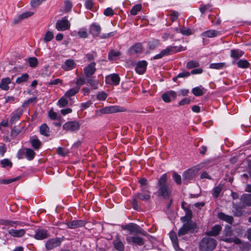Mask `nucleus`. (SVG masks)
Wrapping results in <instances>:
<instances>
[{
  "mask_svg": "<svg viewBox=\"0 0 251 251\" xmlns=\"http://www.w3.org/2000/svg\"><path fill=\"white\" fill-rule=\"evenodd\" d=\"M222 190L221 184L218 185L213 189V195L215 198H218Z\"/></svg>",
  "mask_w": 251,
  "mask_h": 251,
  "instance_id": "8fccbe9b",
  "label": "nucleus"
},
{
  "mask_svg": "<svg viewBox=\"0 0 251 251\" xmlns=\"http://www.w3.org/2000/svg\"><path fill=\"white\" fill-rule=\"evenodd\" d=\"M176 97V93L174 91H170L162 95L163 100L166 102H169L172 100H175Z\"/></svg>",
  "mask_w": 251,
  "mask_h": 251,
  "instance_id": "6ab92c4d",
  "label": "nucleus"
},
{
  "mask_svg": "<svg viewBox=\"0 0 251 251\" xmlns=\"http://www.w3.org/2000/svg\"><path fill=\"white\" fill-rule=\"evenodd\" d=\"M92 104V102L90 100H89L85 102H83V103H81V105H80L81 110L83 111V110L88 108Z\"/></svg>",
  "mask_w": 251,
  "mask_h": 251,
  "instance_id": "774afa93",
  "label": "nucleus"
},
{
  "mask_svg": "<svg viewBox=\"0 0 251 251\" xmlns=\"http://www.w3.org/2000/svg\"><path fill=\"white\" fill-rule=\"evenodd\" d=\"M70 27V24L66 17L61 20H58L55 25L56 28L58 31H64L68 29Z\"/></svg>",
  "mask_w": 251,
  "mask_h": 251,
  "instance_id": "9d476101",
  "label": "nucleus"
},
{
  "mask_svg": "<svg viewBox=\"0 0 251 251\" xmlns=\"http://www.w3.org/2000/svg\"><path fill=\"white\" fill-rule=\"evenodd\" d=\"M218 217L220 219L225 221L230 224H232L234 221L232 216L226 215L223 212L219 213Z\"/></svg>",
  "mask_w": 251,
  "mask_h": 251,
  "instance_id": "c756f323",
  "label": "nucleus"
},
{
  "mask_svg": "<svg viewBox=\"0 0 251 251\" xmlns=\"http://www.w3.org/2000/svg\"><path fill=\"white\" fill-rule=\"evenodd\" d=\"M158 44L159 41L158 40H154L149 42L148 47L150 49H154L158 46Z\"/></svg>",
  "mask_w": 251,
  "mask_h": 251,
  "instance_id": "e2e57ef3",
  "label": "nucleus"
},
{
  "mask_svg": "<svg viewBox=\"0 0 251 251\" xmlns=\"http://www.w3.org/2000/svg\"><path fill=\"white\" fill-rule=\"evenodd\" d=\"M0 224L1 225L5 226H10L11 227H14L15 228L19 225L21 226L22 223L18 221H11L8 220H3L1 221Z\"/></svg>",
  "mask_w": 251,
  "mask_h": 251,
  "instance_id": "393cba45",
  "label": "nucleus"
},
{
  "mask_svg": "<svg viewBox=\"0 0 251 251\" xmlns=\"http://www.w3.org/2000/svg\"><path fill=\"white\" fill-rule=\"evenodd\" d=\"M64 4H65V8H64L65 11L67 12L70 11L71 10L72 6H73L72 2L69 0H66L64 1Z\"/></svg>",
  "mask_w": 251,
  "mask_h": 251,
  "instance_id": "680f3d73",
  "label": "nucleus"
},
{
  "mask_svg": "<svg viewBox=\"0 0 251 251\" xmlns=\"http://www.w3.org/2000/svg\"><path fill=\"white\" fill-rule=\"evenodd\" d=\"M28 63L30 67L35 68L38 64V59L35 57H30L28 59Z\"/></svg>",
  "mask_w": 251,
  "mask_h": 251,
  "instance_id": "09e8293b",
  "label": "nucleus"
},
{
  "mask_svg": "<svg viewBox=\"0 0 251 251\" xmlns=\"http://www.w3.org/2000/svg\"><path fill=\"white\" fill-rule=\"evenodd\" d=\"M138 198L142 201H147L150 199L151 195L149 194L141 192L137 194Z\"/></svg>",
  "mask_w": 251,
  "mask_h": 251,
  "instance_id": "a18cd8bd",
  "label": "nucleus"
},
{
  "mask_svg": "<svg viewBox=\"0 0 251 251\" xmlns=\"http://www.w3.org/2000/svg\"><path fill=\"white\" fill-rule=\"evenodd\" d=\"M29 142L31 144L32 146L36 150L39 149L41 145V141L36 136L31 137L29 139Z\"/></svg>",
  "mask_w": 251,
  "mask_h": 251,
  "instance_id": "7c9ffc66",
  "label": "nucleus"
},
{
  "mask_svg": "<svg viewBox=\"0 0 251 251\" xmlns=\"http://www.w3.org/2000/svg\"><path fill=\"white\" fill-rule=\"evenodd\" d=\"M222 230V226L219 225L213 226L210 230L205 232V234L210 236H216L219 235Z\"/></svg>",
  "mask_w": 251,
  "mask_h": 251,
  "instance_id": "412c9836",
  "label": "nucleus"
},
{
  "mask_svg": "<svg viewBox=\"0 0 251 251\" xmlns=\"http://www.w3.org/2000/svg\"><path fill=\"white\" fill-rule=\"evenodd\" d=\"M232 213L235 217H240L243 214L242 207L233 202Z\"/></svg>",
  "mask_w": 251,
  "mask_h": 251,
  "instance_id": "473e14b6",
  "label": "nucleus"
},
{
  "mask_svg": "<svg viewBox=\"0 0 251 251\" xmlns=\"http://www.w3.org/2000/svg\"><path fill=\"white\" fill-rule=\"evenodd\" d=\"M197 229V225L192 221H187L184 223L178 231V236L181 237L186 234L193 233Z\"/></svg>",
  "mask_w": 251,
  "mask_h": 251,
  "instance_id": "39448f33",
  "label": "nucleus"
},
{
  "mask_svg": "<svg viewBox=\"0 0 251 251\" xmlns=\"http://www.w3.org/2000/svg\"><path fill=\"white\" fill-rule=\"evenodd\" d=\"M170 237L171 239L173 246L176 251H180L181 250L178 246L177 238L176 234L174 232L170 233Z\"/></svg>",
  "mask_w": 251,
  "mask_h": 251,
  "instance_id": "bb28decb",
  "label": "nucleus"
},
{
  "mask_svg": "<svg viewBox=\"0 0 251 251\" xmlns=\"http://www.w3.org/2000/svg\"><path fill=\"white\" fill-rule=\"evenodd\" d=\"M199 66V63L194 60L189 61L186 65V68L188 69L196 68Z\"/></svg>",
  "mask_w": 251,
  "mask_h": 251,
  "instance_id": "864d4df0",
  "label": "nucleus"
},
{
  "mask_svg": "<svg viewBox=\"0 0 251 251\" xmlns=\"http://www.w3.org/2000/svg\"><path fill=\"white\" fill-rule=\"evenodd\" d=\"M126 109L123 107L117 105H113L104 107L100 109V111L101 113L105 114L124 112L126 111Z\"/></svg>",
  "mask_w": 251,
  "mask_h": 251,
  "instance_id": "6e6552de",
  "label": "nucleus"
},
{
  "mask_svg": "<svg viewBox=\"0 0 251 251\" xmlns=\"http://www.w3.org/2000/svg\"><path fill=\"white\" fill-rule=\"evenodd\" d=\"M95 66L96 63L92 62L84 68V73L87 77H90L95 74L96 71Z\"/></svg>",
  "mask_w": 251,
  "mask_h": 251,
  "instance_id": "4468645a",
  "label": "nucleus"
},
{
  "mask_svg": "<svg viewBox=\"0 0 251 251\" xmlns=\"http://www.w3.org/2000/svg\"><path fill=\"white\" fill-rule=\"evenodd\" d=\"M62 241L63 240L59 237L51 238L46 242L45 248L47 250H52L55 248L59 247Z\"/></svg>",
  "mask_w": 251,
  "mask_h": 251,
  "instance_id": "1a4fd4ad",
  "label": "nucleus"
},
{
  "mask_svg": "<svg viewBox=\"0 0 251 251\" xmlns=\"http://www.w3.org/2000/svg\"><path fill=\"white\" fill-rule=\"evenodd\" d=\"M244 52L239 49H233L230 50V57L235 60H237L242 57Z\"/></svg>",
  "mask_w": 251,
  "mask_h": 251,
  "instance_id": "cd10ccee",
  "label": "nucleus"
},
{
  "mask_svg": "<svg viewBox=\"0 0 251 251\" xmlns=\"http://www.w3.org/2000/svg\"><path fill=\"white\" fill-rule=\"evenodd\" d=\"M190 75V73H189V72H187V71H184V72H183L182 73H180L178 74L176 77H174L173 78V80L174 81H176V80L177 78H179V77H186L189 76Z\"/></svg>",
  "mask_w": 251,
  "mask_h": 251,
  "instance_id": "bf43d9fd",
  "label": "nucleus"
},
{
  "mask_svg": "<svg viewBox=\"0 0 251 251\" xmlns=\"http://www.w3.org/2000/svg\"><path fill=\"white\" fill-rule=\"evenodd\" d=\"M186 50V48L182 46H168L166 49L162 50L159 53L154 55L152 57V59H161L164 56L174 54L177 52Z\"/></svg>",
  "mask_w": 251,
  "mask_h": 251,
  "instance_id": "f03ea898",
  "label": "nucleus"
},
{
  "mask_svg": "<svg viewBox=\"0 0 251 251\" xmlns=\"http://www.w3.org/2000/svg\"><path fill=\"white\" fill-rule=\"evenodd\" d=\"M76 64L75 61L72 59H67L62 65V68L64 70L68 71L71 70L75 67Z\"/></svg>",
  "mask_w": 251,
  "mask_h": 251,
  "instance_id": "b1692460",
  "label": "nucleus"
},
{
  "mask_svg": "<svg viewBox=\"0 0 251 251\" xmlns=\"http://www.w3.org/2000/svg\"><path fill=\"white\" fill-rule=\"evenodd\" d=\"M68 103V100L65 98L62 97L58 100L57 104L59 107H62L66 106Z\"/></svg>",
  "mask_w": 251,
  "mask_h": 251,
  "instance_id": "4d7b16f0",
  "label": "nucleus"
},
{
  "mask_svg": "<svg viewBox=\"0 0 251 251\" xmlns=\"http://www.w3.org/2000/svg\"><path fill=\"white\" fill-rule=\"evenodd\" d=\"M115 249L118 251H124L125 245L120 238L119 234H117L113 242Z\"/></svg>",
  "mask_w": 251,
  "mask_h": 251,
  "instance_id": "f3484780",
  "label": "nucleus"
},
{
  "mask_svg": "<svg viewBox=\"0 0 251 251\" xmlns=\"http://www.w3.org/2000/svg\"><path fill=\"white\" fill-rule=\"evenodd\" d=\"M11 83V79L9 77L3 78L0 83V88L2 90L7 91L9 89V84Z\"/></svg>",
  "mask_w": 251,
  "mask_h": 251,
  "instance_id": "c85d7f7f",
  "label": "nucleus"
},
{
  "mask_svg": "<svg viewBox=\"0 0 251 251\" xmlns=\"http://www.w3.org/2000/svg\"><path fill=\"white\" fill-rule=\"evenodd\" d=\"M122 229L128 231L129 234H140L146 236L147 233L139 226L134 223H129L122 226Z\"/></svg>",
  "mask_w": 251,
  "mask_h": 251,
  "instance_id": "423d86ee",
  "label": "nucleus"
},
{
  "mask_svg": "<svg viewBox=\"0 0 251 251\" xmlns=\"http://www.w3.org/2000/svg\"><path fill=\"white\" fill-rule=\"evenodd\" d=\"M221 240L227 243H234L239 245L242 243L241 240L236 236L232 235V230L231 226H226L224 230L223 236L221 237Z\"/></svg>",
  "mask_w": 251,
  "mask_h": 251,
  "instance_id": "20e7f679",
  "label": "nucleus"
},
{
  "mask_svg": "<svg viewBox=\"0 0 251 251\" xmlns=\"http://www.w3.org/2000/svg\"><path fill=\"white\" fill-rule=\"evenodd\" d=\"M167 181V176L166 174H164L159 178L157 183L158 196H162L164 199L169 198L171 193Z\"/></svg>",
  "mask_w": 251,
  "mask_h": 251,
  "instance_id": "f257e3e1",
  "label": "nucleus"
},
{
  "mask_svg": "<svg viewBox=\"0 0 251 251\" xmlns=\"http://www.w3.org/2000/svg\"><path fill=\"white\" fill-rule=\"evenodd\" d=\"M142 9L141 4H137L134 6L130 10V14L132 15H136L138 12L140 11Z\"/></svg>",
  "mask_w": 251,
  "mask_h": 251,
  "instance_id": "603ef678",
  "label": "nucleus"
},
{
  "mask_svg": "<svg viewBox=\"0 0 251 251\" xmlns=\"http://www.w3.org/2000/svg\"><path fill=\"white\" fill-rule=\"evenodd\" d=\"M142 50V45L140 43L135 44L130 48L129 51L131 54L140 52Z\"/></svg>",
  "mask_w": 251,
  "mask_h": 251,
  "instance_id": "4c0bfd02",
  "label": "nucleus"
},
{
  "mask_svg": "<svg viewBox=\"0 0 251 251\" xmlns=\"http://www.w3.org/2000/svg\"><path fill=\"white\" fill-rule=\"evenodd\" d=\"M200 10L202 14H204L206 11H211V5L210 4H207L202 6H200Z\"/></svg>",
  "mask_w": 251,
  "mask_h": 251,
  "instance_id": "5fc2aeb1",
  "label": "nucleus"
},
{
  "mask_svg": "<svg viewBox=\"0 0 251 251\" xmlns=\"http://www.w3.org/2000/svg\"><path fill=\"white\" fill-rule=\"evenodd\" d=\"M217 241L211 237H205L199 244V249L201 251H212L217 246Z\"/></svg>",
  "mask_w": 251,
  "mask_h": 251,
  "instance_id": "7ed1b4c3",
  "label": "nucleus"
},
{
  "mask_svg": "<svg viewBox=\"0 0 251 251\" xmlns=\"http://www.w3.org/2000/svg\"><path fill=\"white\" fill-rule=\"evenodd\" d=\"M0 164L2 168L7 167L11 168L12 166V162L7 158H5L0 161Z\"/></svg>",
  "mask_w": 251,
  "mask_h": 251,
  "instance_id": "79ce46f5",
  "label": "nucleus"
},
{
  "mask_svg": "<svg viewBox=\"0 0 251 251\" xmlns=\"http://www.w3.org/2000/svg\"><path fill=\"white\" fill-rule=\"evenodd\" d=\"M147 66V63L146 61L143 60L139 61L137 64L135 71L139 74H143L146 70Z\"/></svg>",
  "mask_w": 251,
  "mask_h": 251,
  "instance_id": "aec40b11",
  "label": "nucleus"
},
{
  "mask_svg": "<svg viewBox=\"0 0 251 251\" xmlns=\"http://www.w3.org/2000/svg\"><path fill=\"white\" fill-rule=\"evenodd\" d=\"M86 78L84 77H80L77 79L76 81V84L78 87H80L86 82Z\"/></svg>",
  "mask_w": 251,
  "mask_h": 251,
  "instance_id": "338daca9",
  "label": "nucleus"
},
{
  "mask_svg": "<svg viewBox=\"0 0 251 251\" xmlns=\"http://www.w3.org/2000/svg\"><path fill=\"white\" fill-rule=\"evenodd\" d=\"M226 67V64L224 62L211 63L209 65V68L212 69H222Z\"/></svg>",
  "mask_w": 251,
  "mask_h": 251,
  "instance_id": "ea45409f",
  "label": "nucleus"
},
{
  "mask_svg": "<svg viewBox=\"0 0 251 251\" xmlns=\"http://www.w3.org/2000/svg\"><path fill=\"white\" fill-rule=\"evenodd\" d=\"M25 157L28 160H32L35 155V152L31 149L25 148Z\"/></svg>",
  "mask_w": 251,
  "mask_h": 251,
  "instance_id": "72a5a7b5",
  "label": "nucleus"
},
{
  "mask_svg": "<svg viewBox=\"0 0 251 251\" xmlns=\"http://www.w3.org/2000/svg\"><path fill=\"white\" fill-rule=\"evenodd\" d=\"M240 200L243 206H251V194H244L242 195Z\"/></svg>",
  "mask_w": 251,
  "mask_h": 251,
  "instance_id": "4be33fe9",
  "label": "nucleus"
},
{
  "mask_svg": "<svg viewBox=\"0 0 251 251\" xmlns=\"http://www.w3.org/2000/svg\"><path fill=\"white\" fill-rule=\"evenodd\" d=\"M196 174V172L194 169H188L183 174V181L185 184H187L188 181L192 179Z\"/></svg>",
  "mask_w": 251,
  "mask_h": 251,
  "instance_id": "dca6fc26",
  "label": "nucleus"
},
{
  "mask_svg": "<svg viewBox=\"0 0 251 251\" xmlns=\"http://www.w3.org/2000/svg\"><path fill=\"white\" fill-rule=\"evenodd\" d=\"M79 91V87H75V88H73L67 91L65 95L66 97L68 98H70L72 96H74L76 93H77Z\"/></svg>",
  "mask_w": 251,
  "mask_h": 251,
  "instance_id": "58836bf2",
  "label": "nucleus"
},
{
  "mask_svg": "<svg viewBox=\"0 0 251 251\" xmlns=\"http://www.w3.org/2000/svg\"><path fill=\"white\" fill-rule=\"evenodd\" d=\"M77 35L80 38H85L88 36L87 29L85 28H80L77 31Z\"/></svg>",
  "mask_w": 251,
  "mask_h": 251,
  "instance_id": "3c124183",
  "label": "nucleus"
},
{
  "mask_svg": "<svg viewBox=\"0 0 251 251\" xmlns=\"http://www.w3.org/2000/svg\"><path fill=\"white\" fill-rule=\"evenodd\" d=\"M49 117L52 120L60 119V116L58 117L57 113L54 112L52 109H51L49 112Z\"/></svg>",
  "mask_w": 251,
  "mask_h": 251,
  "instance_id": "13d9d810",
  "label": "nucleus"
},
{
  "mask_svg": "<svg viewBox=\"0 0 251 251\" xmlns=\"http://www.w3.org/2000/svg\"><path fill=\"white\" fill-rule=\"evenodd\" d=\"M86 222L81 220H73L66 223L68 228L75 229L76 228L82 227L85 225Z\"/></svg>",
  "mask_w": 251,
  "mask_h": 251,
  "instance_id": "2eb2a0df",
  "label": "nucleus"
},
{
  "mask_svg": "<svg viewBox=\"0 0 251 251\" xmlns=\"http://www.w3.org/2000/svg\"><path fill=\"white\" fill-rule=\"evenodd\" d=\"M184 210L186 212L185 216L181 217V221L183 223L187 221H191V219L192 216V212L191 210L189 208H185Z\"/></svg>",
  "mask_w": 251,
  "mask_h": 251,
  "instance_id": "f704fd0d",
  "label": "nucleus"
},
{
  "mask_svg": "<svg viewBox=\"0 0 251 251\" xmlns=\"http://www.w3.org/2000/svg\"><path fill=\"white\" fill-rule=\"evenodd\" d=\"M53 33L50 31H48L44 35L43 40L45 42H48L50 41L53 39Z\"/></svg>",
  "mask_w": 251,
  "mask_h": 251,
  "instance_id": "de8ad7c7",
  "label": "nucleus"
},
{
  "mask_svg": "<svg viewBox=\"0 0 251 251\" xmlns=\"http://www.w3.org/2000/svg\"><path fill=\"white\" fill-rule=\"evenodd\" d=\"M100 31L101 27L99 25L93 24L90 26V32L93 36H99Z\"/></svg>",
  "mask_w": 251,
  "mask_h": 251,
  "instance_id": "a878e982",
  "label": "nucleus"
},
{
  "mask_svg": "<svg viewBox=\"0 0 251 251\" xmlns=\"http://www.w3.org/2000/svg\"><path fill=\"white\" fill-rule=\"evenodd\" d=\"M178 13L177 11L171 10L170 11V19L172 21H175L178 17Z\"/></svg>",
  "mask_w": 251,
  "mask_h": 251,
  "instance_id": "052dcab7",
  "label": "nucleus"
},
{
  "mask_svg": "<svg viewBox=\"0 0 251 251\" xmlns=\"http://www.w3.org/2000/svg\"><path fill=\"white\" fill-rule=\"evenodd\" d=\"M219 33V31L215 30H210L203 32L202 33V36L208 38H212L217 36Z\"/></svg>",
  "mask_w": 251,
  "mask_h": 251,
  "instance_id": "c9c22d12",
  "label": "nucleus"
},
{
  "mask_svg": "<svg viewBox=\"0 0 251 251\" xmlns=\"http://www.w3.org/2000/svg\"><path fill=\"white\" fill-rule=\"evenodd\" d=\"M103 14L106 16H111L114 14V12L111 8L108 7L104 10Z\"/></svg>",
  "mask_w": 251,
  "mask_h": 251,
  "instance_id": "69168bd1",
  "label": "nucleus"
},
{
  "mask_svg": "<svg viewBox=\"0 0 251 251\" xmlns=\"http://www.w3.org/2000/svg\"><path fill=\"white\" fill-rule=\"evenodd\" d=\"M86 82L89 83L94 89L97 88L98 81L92 78H88L86 79Z\"/></svg>",
  "mask_w": 251,
  "mask_h": 251,
  "instance_id": "6e6d98bb",
  "label": "nucleus"
},
{
  "mask_svg": "<svg viewBox=\"0 0 251 251\" xmlns=\"http://www.w3.org/2000/svg\"><path fill=\"white\" fill-rule=\"evenodd\" d=\"M236 64L238 67L241 68H247L249 66V62L246 59H240Z\"/></svg>",
  "mask_w": 251,
  "mask_h": 251,
  "instance_id": "c03bdc74",
  "label": "nucleus"
},
{
  "mask_svg": "<svg viewBox=\"0 0 251 251\" xmlns=\"http://www.w3.org/2000/svg\"><path fill=\"white\" fill-rule=\"evenodd\" d=\"M23 113V110L22 108H18L16 110L13 112L11 114V117L10 120V123L13 124L17 121H18L21 115Z\"/></svg>",
  "mask_w": 251,
  "mask_h": 251,
  "instance_id": "a211bd4d",
  "label": "nucleus"
},
{
  "mask_svg": "<svg viewBox=\"0 0 251 251\" xmlns=\"http://www.w3.org/2000/svg\"><path fill=\"white\" fill-rule=\"evenodd\" d=\"M29 78V75L26 74H24L21 76L18 77L16 80V83L20 84L22 82H26Z\"/></svg>",
  "mask_w": 251,
  "mask_h": 251,
  "instance_id": "37998d69",
  "label": "nucleus"
},
{
  "mask_svg": "<svg viewBox=\"0 0 251 251\" xmlns=\"http://www.w3.org/2000/svg\"><path fill=\"white\" fill-rule=\"evenodd\" d=\"M120 54L121 52L120 51L111 50L108 53V59L111 60H115Z\"/></svg>",
  "mask_w": 251,
  "mask_h": 251,
  "instance_id": "49530a36",
  "label": "nucleus"
},
{
  "mask_svg": "<svg viewBox=\"0 0 251 251\" xmlns=\"http://www.w3.org/2000/svg\"><path fill=\"white\" fill-rule=\"evenodd\" d=\"M40 132L42 135L45 136H49L50 135V128L46 124H42L40 127Z\"/></svg>",
  "mask_w": 251,
  "mask_h": 251,
  "instance_id": "e433bc0d",
  "label": "nucleus"
},
{
  "mask_svg": "<svg viewBox=\"0 0 251 251\" xmlns=\"http://www.w3.org/2000/svg\"><path fill=\"white\" fill-rule=\"evenodd\" d=\"M192 93L197 97L203 95L205 93V90L201 86L195 87L192 90Z\"/></svg>",
  "mask_w": 251,
  "mask_h": 251,
  "instance_id": "2f4dec72",
  "label": "nucleus"
},
{
  "mask_svg": "<svg viewBox=\"0 0 251 251\" xmlns=\"http://www.w3.org/2000/svg\"><path fill=\"white\" fill-rule=\"evenodd\" d=\"M80 128V124L77 121H69L63 125V129L66 131L76 132Z\"/></svg>",
  "mask_w": 251,
  "mask_h": 251,
  "instance_id": "0eeeda50",
  "label": "nucleus"
},
{
  "mask_svg": "<svg viewBox=\"0 0 251 251\" xmlns=\"http://www.w3.org/2000/svg\"><path fill=\"white\" fill-rule=\"evenodd\" d=\"M173 177L177 184L179 185L181 183V177L179 175L176 173H174Z\"/></svg>",
  "mask_w": 251,
  "mask_h": 251,
  "instance_id": "0e129e2a",
  "label": "nucleus"
},
{
  "mask_svg": "<svg viewBox=\"0 0 251 251\" xmlns=\"http://www.w3.org/2000/svg\"><path fill=\"white\" fill-rule=\"evenodd\" d=\"M126 241L129 244H133L137 246H143L145 243L144 239L138 236H127Z\"/></svg>",
  "mask_w": 251,
  "mask_h": 251,
  "instance_id": "9b49d317",
  "label": "nucleus"
},
{
  "mask_svg": "<svg viewBox=\"0 0 251 251\" xmlns=\"http://www.w3.org/2000/svg\"><path fill=\"white\" fill-rule=\"evenodd\" d=\"M34 238L37 240H42L49 237L48 231L46 229L38 228L35 230Z\"/></svg>",
  "mask_w": 251,
  "mask_h": 251,
  "instance_id": "ddd939ff",
  "label": "nucleus"
},
{
  "mask_svg": "<svg viewBox=\"0 0 251 251\" xmlns=\"http://www.w3.org/2000/svg\"><path fill=\"white\" fill-rule=\"evenodd\" d=\"M120 81V78L117 74H112L106 76L105 82L107 84L113 85H118Z\"/></svg>",
  "mask_w": 251,
  "mask_h": 251,
  "instance_id": "f8f14e48",
  "label": "nucleus"
},
{
  "mask_svg": "<svg viewBox=\"0 0 251 251\" xmlns=\"http://www.w3.org/2000/svg\"><path fill=\"white\" fill-rule=\"evenodd\" d=\"M20 178V176H17L14 178L9 179H1L0 178V183L3 184H9L14 181L18 180Z\"/></svg>",
  "mask_w": 251,
  "mask_h": 251,
  "instance_id": "a19ab883",
  "label": "nucleus"
},
{
  "mask_svg": "<svg viewBox=\"0 0 251 251\" xmlns=\"http://www.w3.org/2000/svg\"><path fill=\"white\" fill-rule=\"evenodd\" d=\"M8 233L11 236L14 237H22L24 236L25 233V230L24 229H11L8 231Z\"/></svg>",
  "mask_w": 251,
  "mask_h": 251,
  "instance_id": "5701e85b",
  "label": "nucleus"
}]
</instances>
